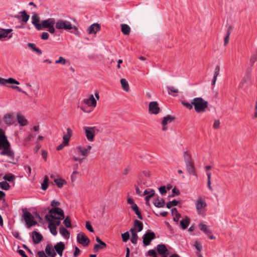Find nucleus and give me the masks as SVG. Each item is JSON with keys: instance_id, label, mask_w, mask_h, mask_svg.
<instances>
[{"instance_id": "obj_25", "label": "nucleus", "mask_w": 257, "mask_h": 257, "mask_svg": "<svg viewBox=\"0 0 257 257\" xmlns=\"http://www.w3.org/2000/svg\"><path fill=\"white\" fill-rule=\"evenodd\" d=\"M10 144L8 142L7 137L0 139V149H7L10 147Z\"/></svg>"}, {"instance_id": "obj_42", "label": "nucleus", "mask_w": 257, "mask_h": 257, "mask_svg": "<svg viewBox=\"0 0 257 257\" xmlns=\"http://www.w3.org/2000/svg\"><path fill=\"white\" fill-rule=\"evenodd\" d=\"M154 194H155V191L154 190H151V192H150V194L147 195L145 197V200L146 201L147 205H148V206L150 205V203H149V200L153 196H154Z\"/></svg>"}, {"instance_id": "obj_54", "label": "nucleus", "mask_w": 257, "mask_h": 257, "mask_svg": "<svg viewBox=\"0 0 257 257\" xmlns=\"http://www.w3.org/2000/svg\"><path fill=\"white\" fill-rule=\"evenodd\" d=\"M11 87L13 89H17L18 91L22 92L23 93H24L27 95H28V93L26 91H23L21 88H20L18 86H11Z\"/></svg>"}, {"instance_id": "obj_35", "label": "nucleus", "mask_w": 257, "mask_h": 257, "mask_svg": "<svg viewBox=\"0 0 257 257\" xmlns=\"http://www.w3.org/2000/svg\"><path fill=\"white\" fill-rule=\"evenodd\" d=\"M4 122L8 124H12L13 123V115L11 114H8L4 117Z\"/></svg>"}, {"instance_id": "obj_31", "label": "nucleus", "mask_w": 257, "mask_h": 257, "mask_svg": "<svg viewBox=\"0 0 257 257\" xmlns=\"http://www.w3.org/2000/svg\"><path fill=\"white\" fill-rule=\"evenodd\" d=\"M12 31L13 30L11 29H0V39L3 38L7 37L9 33H11Z\"/></svg>"}, {"instance_id": "obj_17", "label": "nucleus", "mask_w": 257, "mask_h": 257, "mask_svg": "<svg viewBox=\"0 0 257 257\" xmlns=\"http://www.w3.org/2000/svg\"><path fill=\"white\" fill-rule=\"evenodd\" d=\"M96 241L98 243L95 244L93 247V251L95 252H98L99 250L102 249L106 247V243L102 241L99 237L96 238Z\"/></svg>"}, {"instance_id": "obj_11", "label": "nucleus", "mask_w": 257, "mask_h": 257, "mask_svg": "<svg viewBox=\"0 0 257 257\" xmlns=\"http://www.w3.org/2000/svg\"><path fill=\"white\" fill-rule=\"evenodd\" d=\"M77 240L78 242L83 246H87L90 242L89 238L83 232H80L77 234Z\"/></svg>"}, {"instance_id": "obj_3", "label": "nucleus", "mask_w": 257, "mask_h": 257, "mask_svg": "<svg viewBox=\"0 0 257 257\" xmlns=\"http://www.w3.org/2000/svg\"><path fill=\"white\" fill-rule=\"evenodd\" d=\"M192 104L197 113L204 112L208 107V102L202 97H195L192 99Z\"/></svg>"}, {"instance_id": "obj_14", "label": "nucleus", "mask_w": 257, "mask_h": 257, "mask_svg": "<svg viewBox=\"0 0 257 257\" xmlns=\"http://www.w3.org/2000/svg\"><path fill=\"white\" fill-rule=\"evenodd\" d=\"M149 112L151 114H157L160 111V108L157 101H151L149 103Z\"/></svg>"}, {"instance_id": "obj_24", "label": "nucleus", "mask_w": 257, "mask_h": 257, "mask_svg": "<svg viewBox=\"0 0 257 257\" xmlns=\"http://www.w3.org/2000/svg\"><path fill=\"white\" fill-rule=\"evenodd\" d=\"M67 134L63 136V139L64 143V145H68L69 144V141L70 140V139L71 138V135H72V131L70 128H68L67 129Z\"/></svg>"}, {"instance_id": "obj_60", "label": "nucleus", "mask_w": 257, "mask_h": 257, "mask_svg": "<svg viewBox=\"0 0 257 257\" xmlns=\"http://www.w3.org/2000/svg\"><path fill=\"white\" fill-rule=\"evenodd\" d=\"M147 255L148 256H155L156 255H157V253L156 252V251L154 249H151V250H149L148 252H147Z\"/></svg>"}, {"instance_id": "obj_62", "label": "nucleus", "mask_w": 257, "mask_h": 257, "mask_svg": "<svg viewBox=\"0 0 257 257\" xmlns=\"http://www.w3.org/2000/svg\"><path fill=\"white\" fill-rule=\"evenodd\" d=\"M220 126V121L218 120H215L213 123V127L215 129H217Z\"/></svg>"}, {"instance_id": "obj_23", "label": "nucleus", "mask_w": 257, "mask_h": 257, "mask_svg": "<svg viewBox=\"0 0 257 257\" xmlns=\"http://www.w3.org/2000/svg\"><path fill=\"white\" fill-rule=\"evenodd\" d=\"M130 232L131 233V241L133 243L136 244L137 243V240L138 238L137 231H136L135 229H133V228H132L130 229Z\"/></svg>"}, {"instance_id": "obj_33", "label": "nucleus", "mask_w": 257, "mask_h": 257, "mask_svg": "<svg viewBox=\"0 0 257 257\" xmlns=\"http://www.w3.org/2000/svg\"><path fill=\"white\" fill-rule=\"evenodd\" d=\"M190 223V219L188 217H186L185 219L180 221V225L181 227L185 229L187 228Z\"/></svg>"}, {"instance_id": "obj_51", "label": "nucleus", "mask_w": 257, "mask_h": 257, "mask_svg": "<svg viewBox=\"0 0 257 257\" xmlns=\"http://www.w3.org/2000/svg\"><path fill=\"white\" fill-rule=\"evenodd\" d=\"M220 69V66H219L217 65L215 67V70H214V75H213V78H217V76L219 74Z\"/></svg>"}, {"instance_id": "obj_41", "label": "nucleus", "mask_w": 257, "mask_h": 257, "mask_svg": "<svg viewBox=\"0 0 257 257\" xmlns=\"http://www.w3.org/2000/svg\"><path fill=\"white\" fill-rule=\"evenodd\" d=\"M48 227L50 229L51 233L54 235H56L57 234V228L53 224L49 223Z\"/></svg>"}, {"instance_id": "obj_46", "label": "nucleus", "mask_w": 257, "mask_h": 257, "mask_svg": "<svg viewBox=\"0 0 257 257\" xmlns=\"http://www.w3.org/2000/svg\"><path fill=\"white\" fill-rule=\"evenodd\" d=\"M231 27H229L228 29V31H227V34L226 35V36L224 38V46H226L227 43H228V41H229V36H230V30L231 29Z\"/></svg>"}, {"instance_id": "obj_22", "label": "nucleus", "mask_w": 257, "mask_h": 257, "mask_svg": "<svg viewBox=\"0 0 257 257\" xmlns=\"http://www.w3.org/2000/svg\"><path fill=\"white\" fill-rule=\"evenodd\" d=\"M42 235L40 233L36 231L32 232L33 240L35 244L39 243L42 240Z\"/></svg>"}, {"instance_id": "obj_47", "label": "nucleus", "mask_w": 257, "mask_h": 257, "mask_svg": "<svg viewBox=\"0 0 257 257\" xmlns=\"http://www.w3.org/2000/svg\"><path fill=\"white\" fill-rule=\"evenodd\" d=\"M178 201L175 200L172 201H169L166 204V206L168 208H170L173 206H176L178 204Z\"/></svg>"}, {"instance_id": "obj_16", "label": "nucleus", "mask_w": 257, "mask_h": 257, "mask_svg": "<svg viewBox=\"0 0 257 257\" xmlns=\"http://www.w3.org/2000/svg\"><path fill=\"white\" fill-rule=\"evenodd\" d=\"M0 155L2 156H6L12 160H14L15 159L14 152L10 147L7 149H3V150L0 153Z\"/></svg>"}, {"instance_id": "obj_50", "label": "nucleus", "mask_w": 257, "mask_h": 257, "mask_svg": "<svg viewBox=\"0 0 257 257\" xmlns=\"http://www.w3.org/2000/svg\"><path fill=\"white\" fill-rule=\"evenodd\" d=\"M122 239L123 242H126L130 238V234L128 232H125L121 234Z\"/></svg>"}, {"instance_id": "obj_64", "label": "nucleus", "mask_w": 257, "mask_h": 257, "mask_svg": "<svg viewBox=\"0 0 257 257\" xmlns=\"http://www.w3.org/2000/svg\"><path fill=\"white\" fill-rule=\"evenodd\" d=\"M47 155H48V153H47V151H46L45 150L42 151V156L43 158L45 160V161H47Z\"/></svg>"}, {"instance_id": "obj_4", "label": "nucleus", "mask_w": 257, "mask_h": 257, "mask_svg": "<svg viewBox=\"0 0 257 257\" xmlns=\"http://www.w3.org/2000/svg\"><path fill=\"white\" fill-rule=\"evenodd\" d=\"M56 20L54 18H49L45 20H43L41 22V30L44 29H48V31L52 34L55 33L56 29Z\"/></svg>"}, {"instance_id": "obj_52", "label": "nucleus", "mask_w": 257, "mask_h": 257, "mask_svg": "<svg viewBox=\"0 0 257 257\" xmlns=\"http://www.w3.org/2000/svg\"><path fill=\"white\" fill-rule=\"evenodd\" d=\"M49 34H48V33L46 32H43L41 35V38L44 40H47L49 39Z\"/></svg>"}, {"instance_id": "obj_63", "label": "nucleus", "mask_w": 257, "mask_h": 257, "mask_svg": "<svg viewBox=\"0 0 257 257\" xmlns=\"http://www.w3.org/2000/svg\"><path fill=\"white\" fill-rule=\"evenodd\" d=\"M25 170L28 174V176L30 177L31 174V168L30 166H25Z\"/></svg>"}, {"instance_id": "obj_26", "label": "nucleus", "mask_w": 257, "mask_h": 257, "mask_svg": "<svg viewBox=\"0 0 257 257\" xmlns=\"http://www.w3.org/2000/svg\"><path fill=\"white\" fill-rule=\"evenodd\" d=\"M17 119L19 123L21 126H26L28 124L27 120L21 114L19 113L17 114Z\"/></svg>"}, {"instance_id": "obj_56", "label": "nucleus", "mask_w": 257, "mask_h": 257, "mask_svg": "<svg viewBox=\"0 0 257 257\" xmlns=\"http://www.w3.org/2000/svg\"><path fill=\"white\" fill-rule=\"evenodd\" d=\"M159 191L162 195H164L167 193L165 186H161L159 188Z\"/></svg>"}, {"instance_id": "obj_49", "label": "nucleus", "mask_w": 257, "mask_h": 257, "mask_svg": "<svg viewBox=\"0 0 257 257\" xmlns=\"http://www.w3.org/2000/svg\"><path fill=\"white\" fill-rule=\"evenodd\" d=\"M3 178L5 180L8 181H12L15 179L14 175L11 174H8L5 175Z\"/></svg>"}, {"instance_id": "obj_2", "label": "nucleus", "mask_w": 257, "mask_h": 257, "mask_svg": "<svg viewBox=\"0 0 257 257\" xmlns=\"http://www.w3.org/2000/svg\"><path fill=\"white\" fill-rule=\"evenodd\" d=\"M64 218L63 210L58 207L51 208L49 210V214L45 216V219L48 221H52L54 219L63 220Z\"/></svg>"}, {"instance_id": "obj_39", "label": "nucleus", "mask_w": 257, "mask_h": 257, "mask_svg": "<svg viewBox=\"0 0 257 257\" xmlns=\"http://www.w3.org/2000/svg\"><path fill=\"white\" fill-rule=\"evenodd\" d=\"M167 89L168 94L173 96H175V95L173 94L172 93H177L179 92L178 89L173 86H168Z\"/></svg>"}, {"instance_id": "obj_57", "label": "nucleus", "mask_w": 257, "mask_h": 257, "mask_svg": "<svg viewBox=\"0 0 257 257\" xmlns=\"http://www.w3.org/2000/svg\"><path fill=\"white\" fill-rule=\"evenodd\" d=\"M194 245L197 250L201 251L202 249V245L198 241H195Z\"/></svg>"}, {"instance_id": "obj_1", "label": "nucleus", "mask_w": 257, "mask_h": 257, "mask_svg": "<svg viewBox=\"0 0 257 257\" xmlns=\"http://www.w3.org/2000/svg\"><path fill=\"white\" fill-rule=\"evenodd\" d=\"M65 248L64 243L62 241H60L57 243L54 246L51 244H47L45 251L49 257H55L56 255V252L60 256H62Z\"/></svg>"}, {"instance_id": "obj_28", "label": "nucleus", "mask_w": 257, "mask_h": 257, "mask_svg": "<svg viewBox=\"0 0 257 257\" xmlns=\"http://www.w3.org/2000/svg\"><path fill=\"white\" fill-rule=\"evenodd\" d=\"M154 204L157 207H163L165 206V201L163 198H155L154 201Z\"/></svg>"}, {"instance_id": "obj_20", "label": "nucleus", "mask_w": 257, "mask_h": 257, "mask_svg": "<svg viewBox=\"0 0 257 257\" xmlns=\"http://www.w3.org/2000/svg\"><path fill=\"white\" fill-rule=\"evenodd\" d=\"M100 29L99 25L94 23L90 26L87 30L88 34H95Z\"/></svg>"}, {"instance_id": "obj_34", "label": "nucleus", "mask_w": 257, "mask_h": 257, "mask_svg": "<svg viewBox=\"0 0 257 257\" xmlns=\"http://www.w3.org/2000/svg\"><path fill=\"white\" fill-rule=\"evenodd\" d=\"M54 182L56 183L57 186L60 188H62L64 185L66 184L67 183L66 181L62 178L55 179Z\"/></svg>"}, {"instance_id": "obj_12", "label": "nucleus", "mask_w": 257, "mask_h": 257, "mask_svg": "<svg viewBox=\"0 0 257 257\" xmlns=\"http://www.w3.org/2000/svg\"><path fill=\"white\" fill-rule=\"evenodd\" d=\"M156 249L159 254L161 255L162 257H168L170 253L169 250L164 244H158L157 246Z\"/></svg>"}, {"instance_id": "obj_18", "label": "nucleus", "mask_w": 257, "mask_h": 257, "mask_svg": "<svg viewBox=\"0 0 257 257\" xmlns=\"http://www.w3.org/2000/svg\"><path fill=\"white\" fill-rule=\"evenodd\" d=\"M199 227L200 229L204 232L210 239H215V237L212 234L211 231L208 228L206 225L203 223H200L199 225Z\"/></svg>"}, {"instance_id": "obj_27", "label": "nucleus", "mask_w": 257, "mask_h": 257, "mask_svg": "<svg viewBox=\"0 0 257 257\" xmlns=\"http://www.w3.org/2000/svg\"><path fill=\"white\" fill-rule=\"evenodd\" d=\"M27 46L33 52L37 53L39 55H41L42 54V51L40 49L36 47V45L35 44L28 43L27 44Z\"/></svg>"}, {"instance_id": "obj_7", "label": "nucleus", "mask_w": 257, "mask_h": 257, "mask_svg": "<svg viewBox=\"0 0 257 257\" xmlns=\"http://www.w3.org/2000/svg\"><path fill=\"white\" fill-rule=\"evenodd\" d=\"M95 96L96 99L95 98L93 94H91L89 95L88 98H84L83 100V102L88 107H95L97 104V100L99 99V95L98 92H95Z\"/></svg>"}, {"instance_id": "obj_19", "label": "nucleus", "mask_w": 257, "mask_h": 257, "mask_svg": "<svg viewBox=\"0 0 257 257\" xmlns=\"http://www.w3.org/2000/svg\"><path fill=\"white\" fill-rule=\"evenodd\" d=\"M32 23L35 26L38 30H41V23H39L40 19L38 15L36 13L33 14L32 16Z\"/></svg>"}, {"instance_id": "obj_38", "label": "nucleus", "mask_w": 257, "mask_h": 257, "mask_svg": "<svg viewBox=\"0 0 257 257\" xmlns=\"http://www.w3.org/2000/svg\"><path fill=\"white\" fill-rule=\"evenodd\" d=\"M120 83L123 89L126 92L128 91L129 85L127 81L125 79H121L120 80Z\"/></svg>"}, {"instance_id": "obj_6", "label": "nucleus", "mask_w": 257, "mask_h": 257, "mask_svg": "<svg viewBox=\"0 0 257 257\" xmlns=\"http://www.w3.org/2000/svg\"><path fill=\"white\" fill-rule=\"evenodd\" d=\"M56 29L66 30L74 29L77 30V28L75 26H73L70 22L63 20H59L56 22Z\"/></svg>"}, {"instance_id": "obj_55", "label": "nucleus", "mask_w": 257, "mask_h": 257, "mask_svg": "<svg viewBox=\"0 0 257 257\" xmlns=\"http://www.w3.org/2000/svg\"><path fill=\"white\" fill-rule=\"evenodd\" d=\"M78 174V172L77 171H74L71 176V179L72 182H74L76 180L77 176L76 175Z\"/></svg>"}, {"instance_id": "obj_29", "label": "nucleus", "mask_w": 257, "mask_h": 257, "mask_svg": "<svg viewBox=\"0 0 257 257\" xmlns=\"http://www.w3.org/2000/svg\"><path fill=\"white\" fill-rule=\"evenodd\" d=\"M133 228L135 229L136 231L138 232H140L143 228V223L140 221L136 219L134 222V228Z\"/></svg>"}, {"instance_id": "obj_53", "label": "nucleus", "mask_w": 257, "mask_h": 257, "mask_svg": "<svg viewBox=\"0 0 257 257\" xmlns=\"http://www.w3.org/2000/svg\"><path fill=\"white\" fill-rule=\"evenodd\" d=\"M37 257H49V256L43 251H39L37 252Z\"/></svg>"}, {"instance_id": "obj_58", "label": "nucleus", "mask_w": 257, "mask_h": 257, "mask_svg": "<svg viewBox=\"0 0 257 257\" xmlns=\"http://www.w3.org/2000/svg\"><path fill=\"white\" fill-rule=\"evenodd\" d=\"M85 226L87 229H88L89 231L91 232H93L94 231L92 227L91 226V224L88 221H86Z\"/></svg>"}, {"instance_id": "obj_37", "label": "nucleus", "mask_w": 257, "mask_h": 257, "mask_svg": "<svg viewBox=\"0 0 257 257\" xmlns=\"http://www.w3.org/2000/svg\"><path fill=\"white\" fill-rule=\"evenodd\" d=\"M48 181L49 179L47 176H45L44 178V181L41 184V189L43 190H46L48 187Z\"/></svg>"}, {"instance_id": "obj_15", "label": "nucleus", "mask_w": 257, "mask_h": 257, "mask_svg": "<svg viewBox=\"0 0 257 257\" xmlns=\"http://www.w3.org/2000/svg\"><path fill=\"white\" fill-rule=\"evenodd\" d=\"M174 119L175 117L170 115L164 117L161 123L163 125L162 130L164 131H166L167 130L166 125L174 121Z\"/></svg>"}, {"instance_id": "obj_10", "label": "nucleus", "mask_w": 257, "mask_h": 257, "mask_svg": "<svg viewBox=\"0 0 257 257\" xmlns=\"http://www.w3.org/2000/svg\"><path fill=\"white\" fill-rule=\"evenodd\" d=\"M83 130L87 139L90 142L94 141V138L95 136V131L97 130L95 127L84 126Z\"/></svg>"}, {"instance_id": "obj_32", "label": "nucleus", "mask_w": 257, "mask_h": 257, "mask_svg": "<svg viewBox=\"0 0 257 257\" xmlns=\"http://www.w3.org/2000/svg\"><path fill=\"white\" fill-rule=\"evenodd\" d=\"M76 150L81 154L82 156H87L89 154L88 153L86 149L81 146H78L76 148Z\"/></svg>"}, {"instance_id": "obj_44", "label": "nucleus", "mask_w": 257, "mask_h": 257, "mask_svg": "<svg viewBox=\"0 0 257 257\" xmlns=\"http://www.w3.org/2000/svg\"><path fill=\"white\" fill-rule=\"evenodd\" d=\"M182 104L189 110L192 109L193 107V105L192 104V100H191V103L186 101H182Z\"/></svg>"}, {"instance_id": "obj_30", "label": "nucleus", "mask_w": 257, "mask_h": 257, "mask_svg": "<svg viewBox=\"0 0 257 257\" xmlns=\"http://www.w3.org/2000/svg\"><path fill=\"white\" fill-rule=\"evenodd\" d=\"M121 30L124 35H128L131 32V28L126 24L121 25Z\"/></svg>"}, {"instance_id": "obj_40", "label": "nucleus", "mask_w": 257, "mask_h": 257, "mask_svg": "<svg viewBox=\"0 0 257 257\" xmlns=\"http://www.w3.org/2000/svg\"><path fill=\"white\" fill-rule=\"evenodd\" d=\"M67 62H68V60L65 59L62 56H60L58 59L55 61V63L56 64L64 65L67 63Z\"/></svg>"}, {"instance_id": "obj_48", "label": "nucleus", "mask_w": 257, "mask_h": 257, "mask_svg": "<svg viewBox=\"0 0 257 257\" xmlns=\"http://www.w3.org/2000/svg\"><path fill=\"white\" fill-rule=\"evenodd\" d=\"M63 223L64 224V225H65V226L66 227H70L71 226V221H70V219L69 217L67 216L64 221H63Z\"/></svg>"}, {"instance_id": "obj_5", "label": "nucleus", "mask_w": 257, "mask_h": 257, "mask_svg": "<svg viewBox=\"0 0 257 257\" xmlns=\"http://www.w3.org/2000/svg\"><path fill=\"white\" fill-rule=\"evenodd\" d=\"M184 158L188 172L191 175H195L194 162L190 154L187 151L185 152Z\"/></svg>"}, {"instance_id": "obj_43", "label": "nucleus", "mask_w": 257, "mask_h": 257, "mask_svg": "<svg viewBox=\"0 0 257 257\" xmlns=\"http://www.w3.org/2000/svg\"><path fill=\"white\" fill-rule=\"evenodd\" d=\"M21 16L22 17V21L23 22L26 23L29 19V15H28L25 11L21 12Z\"/></svg>"}, {"instance_id": "obj_21", "label": "nucleus", "mask_w": 257, "mask_h": 257, "mask_svg": "<svg viewBox=\"0 0 257 257\" xmlns=\"http://www.w3.org/2000/svg\"><path fill=\"white\" fill-rule=\"evenodd\" d=\"M7 83L15 84L19 85V82L13 78H9L8 79H4L0 77V84L6 85Z\"/></svg>"}, {"instance_id": "obj_8", "label": "nucleus", "mask_w": 257, "mask_h": 257, "mask_svg": "<svg viewBox=\"0 0 257 257\" xmlns=\"http://www.w3.org/2000/svg\"><path fill=\"white\" fill-rule=\"evenodd\" d=\"M23 216L28 228L37 224V222L34 219V217L30 212L25 211Z\"/></svg>"}, {"instance_id": "obj_61", "label": "nucleus", "mask_w": 257, "mask_h": 257, "mask_svg": "<svg viewBox=\"0 0 257 257\" xmlns=\"http://www.w3.org/2000/svg\"><path fill=\"white\" fill-rule=\"evenodd\" d=\"M250 61L252 64L255 63L257 61V54H254L252 55Z\"/></svg>"}, {"instance_id": "obj_9", "label": "nucleus", "mask_w": 257, "mask_h": 257, "mask_svg": "<svg viewBox=\"0 0 257 257\" xmlns=\"http://www.w3.org/2000/svg\"><path fill=\"white\" fill-rule=\"evenodd\" d=\"M196 208L198 214L200 215H204V209L206 206L205 201L202 198H199L195 203Z\"/></svg>"}, {"instance_id": "obj_59", "label": "nucleus", "mask_w": 257, "mask_h": 257, "mask_svg": "<svg viewBox=\"0 0 257 257\" xmlns=\"http://www.w3.org/2000/svg\"><path fill=\"white\" fill-rule=\"evenodd\" d=\"M60 220H61L56 219V220H53L52 221H49V222L50 223L54 224V225L56 227V226L60 225V224L61 223Z\"/></svg>"}, {"instance_id": "obj_45", "label": "nucleus", "mask_w": 257, "mask_h": 257, "mask_svg": "<svg viewBox=\"0 0 257 257\" xmlns=\"http://www.w3.org/2000/svg\"><path fill=\"white\" fill-rule=\"evenodd\" d=\"M0 187L4 190H8L10 189V186L7 182L3 181L0 183Z\"/></svg>"}, {"instance_id": "obj_36", "label": "nucleus", "mask_w": 257, "mask_h": 257, "mask_svg": "<svg viewBox=\"0 0 257 257\" xmlns=\"http://www.w3.org/2000/svg\"><path fill=\"white\" fill-rule=\"evenodd\" d=\"M60 233L66 239L69 238V231L63 226L60 227Z\"/></svg>"}, {"instance_id": "obj_13", "label": "nucleus", "mask_w": 257, "mask_h": 257, "mask_svg": "<svg viewBox=\"0 0 257 257\" xmlns=\"http://www.w3.org/2000/svg\"><path fill=\"white\" fill-rule=\"evenodd\" d=\"M155 237V234L153 232H148L143 236V243L147 246L150 244L151 241Z\"/></svg>"}]
</instances>
